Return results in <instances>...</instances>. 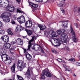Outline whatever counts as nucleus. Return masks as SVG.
I'll return each mask as SVG.
<instances>
[{"instance_id":"7c9ffc66","label":"nucleus","mask_w":80,"mask_h":80,"mask_svg":"<svg viewBox=\"0 0 80 80\" xmlns=\"http://www.w3.org/2000/svg\"><path fill=\"white\" fill-rule=\"evenodd\" d=\"M17 47L15 46H13L12 47V48L10 49V51H12V50H15V48H16Z\"/></svg>"},{"instance_id":"774afa93","label":"nucleus","mask_w":80,"mask_h":80,"mask_svg":"<svg viewBox=\"0 0 80 80\" xmlns=\"http://www.w3.org/2000/svg\"><path fill=\"white\" fill-rule=\"evenodd\" d=\"M54 77H56V76H54Z\"/></svg>"},{"instance_id":"864d4df0","label":"nucleus","mask_w":80,"mask_h":80,"mask_svg":"<svg viewBox=\"0 0 80 80\" xmlns=\"http://www.w3.org/2000/svg\"><path fill=\"white\" fill-rule=\"evenodd\" d=\"M17 43L16 41H15L13 42V43L14 45L15 44V43Z\"/></svg>"},{"instance_id":"3c124183","label":"nucleus","mask_w":80,"mask_h":80,"mask_svg":"<svg viewBox=\"0 0 80 80\" xmlns=\"http://www.w3.org/2000/svg\"><path fill=\"white\" fill-rule=\"evenodd\" d=\"M36 51L40 49V48L39 47H36Z\"/></svg>"},{"instance_id":"a19ab883","label":"nucleus","mask_w":80,"mask_h":80,"mask_svg":"<svg viewBox=\"0 0 80 80\" xmlns=\"http://www.w3.org/2000/svg\"><path fill=\"white\" fill-rule=\"evenodd\" d=\"M36 2H42V1H43V0H35Z\"/></svg>"},{"instance_id":"37998d69","label":"nucleus","mask_w":80,"mask_h":80,"mask_svg":"<svg viewBox=\"0 0 80 80\" xmlns=\"http://www.w3.org/2000/svg\"><path fill=\"white\" fill-rule=\"evenodd\" d=\"M11 23L12 24H15V22L13 20H12Z\"/></svg>"},{"instance_id":"a18cd8bd","label":"nucleus","mask_w":80,"mask_h":80,"mask_svg":"<svg viewBox=\"0 0 80 80\" xmlns=\"http://www.w3.org/2000/svg\"><path fill=\"white\" fill-rule=\"evenodd\" d=\"M65 49L67 50H70V49L67 46H66L65 47Z\"/></svg>"},{"instance_id":"09e8293b","label":"nucleus","mask_w":80,"mask_h":80,"mask_svg":"<svg viewBox=\"0 0 80 80\" xmlns=\"http://www.w3.org/2000/svg\"><path fill=\"white\" fill-rule=\"evenodd\" d=\"M76 65H78V66H80V62H76Z\"/></svg>"},{"instance_id":"13d9d810","label":"nucleus","mask_w":80,"mask_h":80,"mask_svg":"<svg viewBox=\"0 0 80 80\" xmlns=\"http://www.w3.org/2000/svg\"><path fill=\"white\" fill-rule=\"evenodd\" d=\"M11 45H14L13 44V42H11Z\"/></svg>"},{"instance_id":"f8f14e48","label":"nucleus","mask_w":80,"mask_h":80,"mask_svg":"<svg viewBox=\"0 0 80 80\" xmlns=\"http://www.w3.org/2000/svg\"><path fill=\"white\" fill-rule=\"evenodd\" d=\"M17 43L18 45H22L23 44V40L19 38H18V39H17Z\"/></svg>"},{"instance_id":"423d86ee","label":"nucleus","mask_w":80,"mask_h":80,"mask_svg":"<svg viewBox=\"0 0 80 80\" xmlns=\"http://www.w3.org/2000/svg\"><path fill=\"white\" fill-rule=\"evenodd\" d=\"M61 39L62 42H67V39L68 38V36L67 34L63 33L62 34L61 36Z\"/></svg>"},{"instance_id":"b1692460","label":"nucleus","mask_w":80,"mask_h":80,"mask_svg":"<svg viewBox=\"0 0 80 80\" xmlns=\"http://www.w3.org/2000/svg\"><path fill=\"white\" fill-rule=\"evenodd\" d=\"M6 62V64H10L12 62V60L8 59V60H6L5 62Z\"/></svg>"},{"instance_id":"412c9836","label":"nucleus","mask_w":80,"mask_h":80,"mask_svg":"<svg viewBox=\"0 0 80 80\" xmlns=\"http://www.w3.org/2000/svg\"><path fill=\"white\" fill-rule=\"evenodd\" d=\"M11 69L12 70V72H14L15 70V64L14 63L12 67H11Z\"/></svg>"},{"instance_id":"9d476101","label":"nucleus","mask_w":80,"mask_h":80,"mask_svg":"<svg viewBox=\"0 0 80 80\" xmlns=\"http://www.w3.org/2000/svg\"><path fill=\"white\" fill-rule=\"evenodd\" d=\"M1 39L4 42H8L9 41V38L8 36H3L1 38Z\"/></svg>"},{"instance_id":"39448f33","label":"nucleus","mask_w":80,"mask_h":80,"mask_svg":"<svg viewBox=\"0 0 80 80\" xmlns=\"http://www.w3.org/2000/svg\"><path fill=\"white\" fill-rule=\"evenodd\" d=\"M25 75H26V77L27 78V79H28L29 80V79H30V78H32V80H35V77L34 76H32L30 74V70L29 69H28L27 72L25 73Z\"/></svg>"},{"instance_id":"8fccbe9b","label":"nucleus","mask_w":80,"mask_h":80,"mask_svg":"<svg viewBox=\"0 0 80 80\" xmlns=\"http://www.w3.org/2000/svg\"><path fill=\"white\" fill-rule=\"evenodd\" d=\"M61 11H62V13H64V12H65V11H64V10H63V9L61 8Z\"/></svg>"},{"instance_id":"393cba45","label":"nucleus","mask_w":80,"mask_h":80,"mask_svg":"<svg viewBox=\"0 0 80 80\" xmlns=\"http://www.w3.org/2000/svg\"><path fill=\"white\" fill-rule=\"evenodd\" d=\"M49 34H50V31H48L45 32L44 35H45V36L46 37H48Z\"/></svg>"},{"instance_id":"473e14b6","label":"nucleus","mask_w":80,"mask_h":80,"mask_svg":"<svg viewBox=\"0 0 80 80\" xmlns=\"http://www.w3.org/2000/svg\"><path fill=\"white\" fill-rule=\"evenodd\" d=\"M62 33L61 30H58L57 31V33L58 35H61V34H62Z\"/></svg>"},{"instance_id":"20e7f679","label":"nucleus","mask_w":80,"mask_h":80,"mask_svg":"<svg viewBox=\"0 0 80 80\" xmlns=\"http://www.w3.org/2000/svg\"><path fill=\"white\" fill-rule=\"evenodd\" d=\"M50 42L51 43L52 45L54 46H60L61 45L62 41L60 39L58 38V39H51L50 40Z\"/></svg>"},{"instance_id":"e2e57ef3","label":"nucleus","mask_w":80,"mask_h":80,"mask_svg":"<svg viewBox=\"0 0 80 80\" xmlns=\"http://www.w3.org/2000/svg\"><path fill=\"white\" fill-rule=\"evenodd\" d=\"M14 19L15 20H16V19L15 18H14Z\"/></svg>"},{"instance_id":"1a4fd4ad","label":"nucleus","mask_w":80,"mask_h":80,"mask_svg":"<svg viewBox=\"0 0 80 80\" xmlns=\"http://www.w3.org/2000/svg\"><path fill=\"white\" fill-rule=\"evenodd\" d=\"M25 26L26 28H31L32 26V23L31 21H27L25 23Z\"/></svg>"},{"instance_id":"f3484780","label":"nucleus","mask_w":80,"mask_h":80,"mask_svg":"<svg viewBox=\"0 0 80 80\" xmlns=\"http://www.w3.org/2000/svg\"><path fill=\"white\" fill-rule=\"evenodd\" d=\"M15 10V11H16L17 13H24V12L23 11H21L19 9V8H15L14 7V11Z\"/></svg>"},{"instance_id":"c9c22d12","label":"nucleus","mask_w":80,"mask_h":80,"mask_svg":"<svg viewBox=\"0 0 80 80\" xmlns=\"http://www.w3.org/2000/svg\"><path fill=\"white\" fill-rule=\"evenodd\" d=\"M61 31L62 33H64L66 31L65 29H62L61 30Z\"/></svg>"},{"instance_id":"ea45409f","label":"nucleus","mask_w":80,"mask_h":80,"mask_svg":"<svg viewBox=\"0 0 80 80\" xmlns=\"http://www.w3.org/2000/svg\"><path fill=\"white\" fill-rule=\"evenodd\" d=\"M69 61H72L73 62H74V61H75V59L73 58H72L71 59H69Z\"/></svg>"},{"instance_id":"338daca9","label":"nucleus","mask_w":80,"mask_h":80,"mask_svg":"<svg viewBox=\"0 0 80 80\" xmlns=\"http://www.w3.org/2000/svg\"><path fill=\"white\" fill-rule=\"evenodd\" d=\"M65 60H67V58H65Z\"/></svg>"},{"instance_id":"e433bc0d","label":"nucleus","mask_w":80,"mask_h":80,"mask_svg":"<svg viewBox=\"0 0 80 80\" xmlns=\"http://www.w3.org/2000/svg\"><path fill=\"white\" fill-rule=\"evenodd\" d=\"M77 7L76 6H75L74 8L73 9V11H74V12H77Z\"/></svg>"},{"instance_id":"a211bd4d","label":"nucleus","mask_w":80,"mask_h":80,"mask_svg":"<svg viewBox=\"0 0 80 80\" xmlns=\"http://www.w3.org/2000/svg\"><path fill=\"white\" fill-rule=\"evenodd\" d=\"M38 26L41 30H45L46 28V27L44 25H39Z\"/></svg>"},{"instance_id":"9b49d317","label":"nucleus","mask_w":80,"mask_h":80,"mask_svg":"<svg viewBox=\"0 0 80 80\" xmlns=\"http://www.w3.org/2000/svg\"><path fill=\"white\" fill-rule=\"evenodd\" d=\"M21 30H25V28L20 26L18 25L16 29V32H20Z\"/></svg>"},{"instance_id":"49530a36","label":"nucleus","mask_w":80,"mask_h":80,"mask_svg":"<svg viewBox=\"0 0 80 80\" xmlns=\"http://www.w3.org/2000/svg\"><path fill=\"white\" fill-rule=\"evenodd\" d=\"M52 52L53 53H57V52L55 50H52Z\"/></svg>"},{"instance_id":"bf43d9fd","label":"nucleus","mask_w":80,"mask_h":80,"mask_svg":"<svg viewBox=\"0 0 80 80\" xmlns=\"http://www.w3.org/2000/svg\"><path fill=\"white\" fill-rule=\"evenodd\" d=\"M23 38H27V36L23 37Z\"/></svg>"},{"instance_id":"dca6fc26","label":"nucleus","mask_w":80,"mask_h":80,"mask_svg":"<svg viewBox=\"0 0 80 80\" xmlns=\"http://www.w3.org/2000/svg\"><path fill=\"white\" fill-rule=\"evenodd\" d=\"M4 46L6 49H9L10 48V47H11V44L9 43H7L4 44Z\"/></svg>"},{"instance_id":"052dcab7","label":"nucleus","mask_w":80,"mask_h":80,"mask_svg":"<svg viewBox=\"0 0 80 80\" xmlns=\"http://www.w3.org/2000/svg\"><path fill=\"white\" fill-rule=\"evenodd\" d=\"M78 12H80V8L78 9Z\"/></svg>"},{"instance_id":"680f3d73","label":"nucleus","mask_w":80,"mask_h":80,"mask_svg":"<svg viewBox=\"0 0 80 80\" xmlns=\"http://www.w3.org/2000/svg\"><path fill=\"white\" fill-rule=\"evenodd\" d=\"M78 57H80V54H79V55Z\"/></svg>"},{"instance_id":"6e6d98bb","label":"nucleus","mask_w":80,"mask_h":80,"mask_svg":"<svg viewBox=\"0 0 80 80\" xmlns=\"http://www.w3.org/2000/svg\"><path fill=\"white\" fill-rule=\"evenodd\" d=\"M16 2H17L18 3H19V2H20V1H18V0H16Z\"/></svg>"},{"instance_id":"5fc2aeb1","label":"nucleus","mask_w":80,"mask_h":80,"mask_svg":"<svg viewBox=\"0 0 80 80\" xmlns=\"http://www.w3.org/2000/svg\"><path fill=\"white\" fill-rule=\"evenodd\" d=\"M10 53H11V54H14V52H12V51H10Z\"/></svg>"},{"instance_id":"7ed1b4c3","label":"nucleus","mask_w":80,"mask_h":80,"mask_svg":"<svg viewBox=\"0 0 80 80\" xmlns=\"http://www.w3.org/2000/svg\"><path fill=\"white\" fill-rule=\"evenodd\" d=\"M27 66L26 63H24L22 61L19 60L18 62L17 67L19 71L22 72L23 68H25Z\"/></svg>"},{"instance_id":"5701e85b","label":"nucleus","mask_w":80,"mask_h":80,"mask_svg":"<svg viewBox=\"0 0 80 80\" xmlns=\"http://www.w3.org/2000/svg\"><path fill=\"white\" fill-rule=\"evenodd\" d=\"M43 71H42V74L41 75V79H45V74H43Z\"/></svg>"},{"instance_id":"c756f323","label":"nucleus","mask_w":80,"mask_h":80,"mask_svg":"<svg viewBox=\"0 0 80 80\" xmlns=\"http://www.w3.org/2000/svg\"><path fill=\"white\" fill-rule=\"evenodd\" d=\"M77 38H76V37H75L74 36L73 39V42H75V43H76V42H77Z\"/></svg>"},{"instance_id":"f257e3e1","label":"nucleus","mask_w":80,"mask_h":80,"mask_svg":"<svg viewBox=\"0 0 80 80\" xmlns=\"http://www.w3.org/2000/svg\"><path fill=\"white\" fill-rule=\"evenodd\" d=\"M35 39V38L34 37H32V39L30 40L28 42V48L27 49H26L23 48L24 50V53H25V56L26 57V58L27 60H28V61H30L31 59H32V56L30 55V54H29L28 52H27V51H30V48L32 46H33V47H32V49L33 50H35V45L34 44H32V42H33L34 41V39Z\"/></svg>"},{"instance_id":"0eeeda50","label":"nucleus","mask_w":80,"mask_h":80,"mask_svg":"<svg viewBox=\"0 0 80 80\" xmlns=\"http://www.w3.org/2000/svg\"><path fill=\"white\" fill-rule=\"evenodd\" d=\"M43 72L42 74H44V75L48 77H50L52 76V74L48 71V70L47 69L43 70Z\"/></svg>"},{"instance_id":"79ce46f5","label":"nucleus","mask_w":80,"mask_h":80,"mask_svg":"<svg viewBox=\"0 0 80 80\" xmlns=\"http://www.w3.org/2000/svg\"><path fill=\"white\" fill-rule=\"evenodd\" d=\"M62 27H63L64 28H67V27H68V26H67L66 25H64L63 24V25H62Z\"/></svg>"},{"instance_id":"2f4dec72","label":"nucleus","mask_w":80,"mask_h":80,"mask_svg":"<svg viewBox=\"0 0 80 80\" xmlns=\"http://www.w3.org/2000/svg\"><path fill=\"white\" fill-rule=\"evenodd\" d=\"M5 33V31L1 30H0V34L3 35Z\"/></svg>"},{"instance_id":"c03bdc74","label":"nucleus","mask_w":80,"mask_h":80,"mask_svg":"<svg viewBox=\"0 0 80 80\" xmlns=\"http://www.w3.org/2000/svg\"><path fill=\"white\" fill-rule=\"evenodd\" d=\"M63 25L67 26V25H68V22H64V24H63Z\"/></svg>"},{"instance_id":"603ef678","label":"nucleus","mask_w":80,"mask_h":80,"mask_svg":"<svg viewBox=\"0 0 80 80\" xmlns=\"http://www.w3.org/2000/svg\"><path fill=\"white\" fill-rule=\"evenodd\" d=\"M41 52H42V53H43L45 54V53L44 52V51H43V49H42L41 50Z\"/></svg>"},{"instance_id":"6e6552de","label":"nucleus","mask_w":80,"mask_h":80,"mask_svg":"<svg viewBox=\"0 0 80 80\" xmlns=\"http://www.w3.org/2000/svg\"><path fill=\"white\" fill-rule=\"evenodd\" d=\"M18 21L21 24L25 22V18L23 16H21L17 18Z\"/></svg>"},{"instance_id":"aec40b11","label":"nucleus","mask_w":80,"mask_h":80,"mask_svg":"<svg viewBox=\"0 0 80 80\" xmlns=\"http://www.w3.org/2000/svg\"><path fill=\"white\" fill-rule=\"evenodd\" d=\"M7 32L8 33V34L11 35V36H13V35H14L12 33V31H11V30L10 29H8L7 30Z\"/></svg>"},{"instance_id":"2eb2a0df","label":"nucleus","mask_w":80,"mask_h":80,"mask_svg":"<svg viewBox=\"0 0 80 80\" xmlns=\"http://www.w3.org/2000/svg\"><path fill=\"white\" fill-rule=\"evenodd\" d=\"M27 32V33L28 35V36H31L32 35H33V32L32 31L28 30L27 29H25V30Z\"/></svg>"},{"instance_id":"6ab92c4d","label":"nucleus","mask_w":80,"mask_h":80,"mask_svg":"<svg viewBox=\"0 0 80 80\" xmlns=\"http://www.w3.org/2000/svg\"><path fill=\"white\" fill-rule=\"evenodd\" d=\"M8 11L10 12H12L14 11V7H9L7 8Z\"/></svg>"},{"instance_id":"4468645a","label":"nucleus","mask_w":80,"mask_h":80,"mask_svg":"<svg viewBox=\"0 0 80 80\" xmlns=\"http://www.w3.org/2000/svg\"><path fill=\"white\" fill-rule=\"evenodd\" d=\"M3 4H1V7H3L4 8H7V7H8L9 4H8V2L7 3H6L5 2H3L2 3Z\"/></svg>"},{"instance_id":"cd10ccee","label":"nucleus","mask_w":80,"mask_h":80,"mask_svg":"<svg viewBox=\"0 0 80 80\" xmlns=\"http://www.w3.org/2000/svg\"><path fill=\"white\" fill-rule=\"evenodd\" d=\"M17 77L19 80H24L23 79V78H22L20 76L18 75H17Z\"/></svg>"},{"instance_id":"4d7b16f0","label":"nucleus","mask_w":80,"mask_h":80,"mask_svg":"<svg viewBox=\"0 0 80 80\" xmlns=\"http://www.w3.org/2000/svg\"><path fill=\"white\" fill-rule=\"evenodd\" d=\"M73 76L74 77H76L77 76L76 75H75V74H73Z\"/></svg>"},{"instance_id":"c85d7f7f","label":"nucleus","mask_w":80,"mask_h":80,"mask_svg":"<svg viewBox=\"0 0 80 80\" xmlns=\"http://www.w3.org/2000/svg\"><path fill=\"white\" fill-rule=\"evenodd\" d=\"M32 7H33L34 8H37L38 7V5L34 4H32L31 5Z\"/></svg>"},{"instance_id":"0e129e2a","label":"nucleus","mask_w":80,"mask_h":80,"mask_svg":"<svg viewBox=\"0 0 80 80\" xmlns=\"http://www.w3.org/2000/svg\"><path fill=\"white\" fill-rule=\"evenodd\" d=\"M64 63H66V62H64Z\"/></svg>"},{"instance_id":"a878e982","label":"nucleus","mask_w":80,"mask_h":80,"mask_svg":"<svg viewBox=\"0 0 80 80\" xmlns=\"http://www.w3.org/2000/svg\"><path fill=\"white\" fill-rule=\"evenodd\" d=\"M65 68V71H68V72H70V73H71V72H72V70H71L70 69H68L67 68V67L66 66V67H64Z\"/></svg>"},{"instance_id":"4be33fe9","label":"nucleus","mask_w":80,"mask_h":80,"mask_svg":"<svg viewBox=\"0 0 80 80\" xmlns=\"http://www.w3.org/2000/svg\"><path fill=\"white\" fill-rule=\"evenodd\" d=\"M51 35L52 36V37H57L56 32H55L53 31H52V32L51 34Z\"/></svg>"},{"instance_id":"69168bd1","label":"nucleus","mask_w":80,"mask_h":80,"mask_svg":"<svg viewBox=\"0 0 80 80\" xmlns=\"http://www.w3.org/2000/svg\"><path fill=\"white\" fill-rule=\"evenodd\" d=\"M14 79H15V78H14L13 79V80H14Z\"/></svg>"},{"instance_id":"4c0bfd02","label":"nucleus","mask_w":80,"mask_h":80,"mask_svg":"<svg viewBox=\"0 0 80 80\" xmlns=\"http://www.w3.org/2000/svg\"><path fill=\"white\" fill-rule=\"evenodd\" d=\"M74 25L77 28H78V25L77 23H74Z\"/></svg>"},{"instance_id":"de8ad7c7","label":"nucleus","mask_w":80,"mask_h":80,"mask_svg":"<svg viewBox=\"0 0 80 80\" xmlns=\"http://www.w3.org/2000/svg\"><path fill=\"white\" fill-rule=\"evenodd\" d=\"M2 25L3 23H2V22L1 21H0V27H2Z\"/></svg>"},{"instance_id":"58836bf2","label":"nucleus","mask_w":80,"mask_h":80,"mask_svg":"<svg viewBox=\"0 0 80 80\" xmlns=\"http://www.w3.org/2000/svg\"><path fill=\"white\" fill-rule=\"evenodd\" d=\"M58 62H62V59L60 58H58Z\"/></svg>"},{"instance_id":"f704fd0d","label":"nucleus","mask_w":80,"mask_h":80,"mask_svg":"<svg viewBox=\"0 0 80 80\" xmlns=\"http://www.w3.org/2000/svg\"><path fill=\"white\" fill-rule=\"evenodd\" d=\"M6 16L4 14V13H2L1 15V18L2 19L3 18H5V17Z\"/></svg>"},{"instance_id":"72a5a7b5","label":"nucleus","mask_w":80,"mask_h":80,"mask_svg":"<svg viewBox=\"0 0 80 80\" xmlns=\"http://www.w3.org/2000/svg\"><path fill=\"white\" fill-rule=\"evenodd\" d=\"M63 5V4L62 3H60L59 4H58V7H62Z\"/></svg>"},{"instance_id":"bb28decb","label":"nucleus","mask_w":80,"mask_h":80,"mask_svg":"<svg viewBox=\"0 0 80 80\" xmlns=\"http://www.w3.org/2000/svg\"><path fill=\"white\" fill-rule=\"evenodd\" d=\"M70 30L71 31V33H72V34L74 36H75V31H74V30H73V28H72V27H71V28Z\"/></svg>"},{"instance_id":"ddd939ff","label":"nucleus","mask_w":80,"mask_h":80,"mask_svg":"<svg viewBox=\"0 0 80 80\" xmlns=\"http://www.w3.org/2000/svg\"><path fill=\"white\" fill-rule=\"evenodd\" d=\"M3 21L6 23H8V22H10V18H9V17L6 16L4 17V19H3Z\"/></svg>"},{"instance_id":"f03ea898","label":"nucleus","mask_w":80,"mask_h":80,"mask_svg":"<svg viewBox=\"0 0 80 80\" xmlns=\"http://www.w3.org/2000/svg\"><path fill=\"white\" fill-rule=\"evenodd\" d=\"M6 52L0 49V55L2 59V60L4 62H6L8 59H10V57L5 54Z\"/></svg>"}]
</instances>
